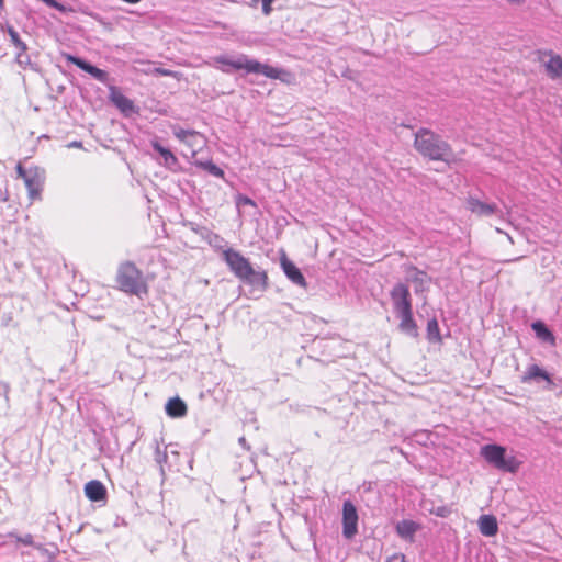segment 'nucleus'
Masks as SVG:
<instances>
[{"instance_id":"nucleus-16","label":"nucleus","mask_w":562,"mask_h":562,"mask_svg":"<svg viewBox=\"0 0 562 562\" xmlns=\"http://www.w3.org/2000/svg\"><path fill=\"white\" fill-rule=\"evenodd\" d=\"M480 532L485 537H494L498 531L496 517L493 515H482L479 518Z\"/></svg>"},{"instance_id":"nucleus-21","label":"nucleus","mask_w":562,"mask_h":562,"mask_svg":"<svg viewBox=\"0 0 562 562\" xmlns=\"http://www.w3.org/2000/svg\"><path fill=\"white\" fill-rule=\"evenodd\" d=\"M112 101L123 112H130L133 110V102L121 93H112Z\"/></svg>"},{"instance_id":"nucleus-33","label":"nucleus","mask_w":562,"mask_h":562,"mask_svg":"<svg viewBox=\"0 0 562 562\" xmlns=\"http://www.w3.org/2000/svg\"><path fill=\"white\" fill-rule=\"evenodd\" d=\"M239 443H240L241 446H245L246 440H245V438H244V437L239 438Z\"/></svg>"},{"instance_id":"nucleus-6","label":"nucleus","mask_w":562,"mask_h":562,"mask_svg":"<svg viewBox=\"0 0 562 562\" xmlns=\"http://www.w3.org/2000/svg\"><path fill=\"white\" fill-rule=\"evenodd\" d=\"M16 172L18 176L24 180L30 199L35 200L40 198V193L45 180V171L38 167H30L29 169H24L21 164H18Z\"/></svg>"},{"instance_id":"nucleus-4","label":"nucleus","mask_w":562,"mask_h":562,"mask_svg":"<svg viewBox=\"0 0 562 562\" xmlns=\"http://www.w3.org/2000/svg\"><path fill=\"white\" fill-rule=\"evenodd\" d=\"M116 281L120 289L126 293L140 296L147 291L142 272L132 262H124L120 266Z\"/></svg>"},{"instance_id":"nucleus-20","label":"nucleus","mask_w":562,"mask_h":562,"mask_svg":"<svg viewBox=\"0 0 562 562\" xmlns=\"http://www.w3.org/2000/svg\"><path fill=\"white\" fill-rule=\"evenodd\" d=\"M397 316L401 319L400 329L403 333H405L412 337H415L417 335V326H416L415 321L413 319L412 311H408L407 313L406 312L400 313V314H397Z\"/></svg>"},{"instance_id":"nucleus-9","label":"nucleus","mask_w":562,"mask_h":562,"mask_svg":"<svg viewBox=\"0 0 562 562\" xmlns=\"http://www.w3.org/2000/svg\"><path fill=\"white\" fill-rule=\"evenodd\" d=\"M391 300L396 314L412 311L411 294L406 285L396 284L391 291Z\"/></svg>"},{"instance_id":"nucleus-14","label":"nucleus","mask_w":562,"mask_h":562,"mask_svg":"<svg viewBox=\"0 0 562 562\" xmlns=\"http://www.w3.org/2000/svg\"><path fill=\"white\" fill-rule=\"evenodd\" d=\"M281 267L285 276L296 285L305 288L306 281L300 269L285 256L281 258Z\"/></svg>"},{"instance_id":"nucleus-35","label":"nucleus","mask_w":562,"mask_h":562,"mask_svg":"<svg viewBox=\"0 0 562 562\" xmlns=\"http://www.w3.org/2000/svg\"><path fill=\"white\" fill-rule=\"evenodd\" d=\"M0 8H3V0H0Z\"/></svg>"},{"instance_id":"nucleus-26","label":"nucleus","mask_w":562,"mask_h":562,"mask_svg":"<svg viewBox=\"0 0 562 562\" xmlns=\"http://www.w3.org/2000/svg\"><path fill=\"white\" fill-rule=\"evenodd\" d=\"M236 205H237L238 209H243L245 206H252V207L256 206L255 202L251 199H249L248 196H245V195H238L237 196Z\"/></svg>"},{"instance_id":"nucleus-30","label":"nucleus","mask_w":562,"mask_h":562,"mask_svg":"<svg viewBox=\"0 0 562 562\" xmlns=\"http://www.w3.org/2000/svg\"><path fill=\"white\" fill-rule=\"evenodd\" d=\"M156 71H157L158 74H160V75H164V76H170V75H171V71L166 70V69H160V68H159V69H157Z\"/></svg>"},{"instance_id":"nucleus-32","label":"nucleus","mask_w":562,"mask_h":562,"mask_svg":"<svg viewBox=\"0 0 562 562\" xmlns=\"http://www.w3.org/2000/svg\"><path fill=\"white\" fill-rule=\"evenodd\" d=\"M507 1L510 3H516V4L524 2V0H507Z\"/></svg>"},{"instance_id":"nucleus-34","label":"nucleus","mask_w":562,"mask_h":562,"mask_svg":"<svg viewBox=\"0 0 562 562\" xmlns=\"http://www.w3.org/2000/svg\"><path fill=\"white\" fill-rule=\"evenodd\" d=\"M24 543H31V536H27L25 540H23Z\"/></svg>"},{"instance_id":"nucleus-19","label":"nucleus","mask_w":562,"mask_h":562,"mask_svg":"<svg viewBox=\"0 0 562 562\" xmlns=\"http://www.w3.org/2000/svg\"><path fill=\"white\" fill-rule=\"evenodd\" d=\"M419 529V525L413 520H401L396 525L397 535L406 540L412 541L415 532Z\"/></svg>"},{"instance_id":"nucleus-29","label":"nucleus","mask_w":562,"mask_h":562,"mask_svg":"<svg viewBox=\"0 0 562 562\" xmlns=\"http://www.w3.org/2000/svg\"><path fill=\"white\" fill-rule=\"evenodd\" d=\"M42 1L52 8L61 10V5L57 2V0H42Z\"/></svg>"},{"instance_id":"nucleus-7","label":"nucleus","mask_w":562,"mask_h":562,"mask_svg":"<svg viewBox=\"0 0 562 562\" xmlns=\"http://www.w3.org/2000/svg\"><path fill=\"white\" fill-rule=\"evenodd\" d=\"M172 133L189 148L192 158H194L198 151L205 146V138L202 134L195 131L183 130L181 127L175 126L172 127Z\"/></svg>"},{"instance_id":"nucleus-8","label":"nucleus","mask_w":562,"mask_h":562,"mask_svg":"<svg viewBox=\"0 0 562 562\" xmlns=\"http://www.w3.org/2000/svg\"><path fill=\"white\" fill-rule=\"evenodd\" d=\"M465 206L472 214L480 217H487L496 214L504 218L505 215L495 203H487L473 196H470L467 200Z\"/></svg>"},{"instance_id":"nucleus-5","label":"nucleus","mask_w":562,"mask_h":562,"mask_svg":"<svg viewBox=\"0 0 562 562\" xmlns=\"http://www.w3.org/2000/svg\"><path fill=\"white\" fill-rule=\"evenodd\" d=\"M481 456L496 469L515 473L520 462L514 456H506V448L498 445H485L481 448Z\"/></svg>"},{"instance_id":"nucleus-31","label":"nucleus","mask_w":562,"mask_h":562,"mask_svg":"<svg viewBox=\"0 0 562 562\" xmlns=\"http://www.w3.org/2000/svg\"><path fill=\"white\" fill-rule=\"evenodd\" d=\"M68 147H76V148H79L81 147V143L80 142H72L68 145Z\"/></svg>"},{"instance_id":"nucleus-13","label":"nucleus","mask_w":562,"mask_h":562,"mask_svg":"<svg viewBox=\"0 0 562 562\" xmlns=\"http://www.w3.org/2000/svg\"><path fill=\"white\" fill-rule=\"evenodd\" d=\"M546 381L548 383V387L552 389L553 382L547 371L541 369L538 364H530L524 375L521 376L522 383Z\"/></svg>"},{"instance_id":"nucleus-22","label":"nucleus","mask_w":562,"mask_h":562,"mask_svg":"<svg viewBox=\"0 0 562 562\" xmlns=\"http://www.w3.org/2000/svg\"><path fill=\"white\" fill-rule=\"evenodd\" d=\"M8 35L10 37L11 43L19 50V53H18V58H19L22 53L26 52V49H27L26 44L20 38L19 33L13 27L8 29Z\"/></svg>"},{"instance_id":"nucleus-18","label":"nucleus","mask_w":562,"mask_h":562,"mask_svg":"<svg viewBox=\"0 0 562 562\" xmlns=\"http://www.w3.org/2000/svg\"><path fill=\"white\" fill-rule=\"evenodd\" d=\"M165 409L168 416L172 418H180L187 415L188 408L181 398L173 397L167 402Z\"/></svg>"},{"instance_id":"nucleus-15","label":"nucleus","mask_w":562,"mask_h":562,"mask_svg":"<svg viewBox=\"0 0 562 562\" xmlns=\"http://www.w3.org/2000/svg\"><path fill=\"white\" fill-rule=\"evenodd\" d=\"M151 146L162 158L159 164L170 170H176V167L178 166L177 157L168 148L161 146L156 139L151 140Z\"/></svg>"},{"instance_id":"nucleus-24","label":"nucleus","mask_w":562,"mask_h":562,"mask_svg":"<svg viewBox=\"0 0 562 562\" xmlns=\"http://www.w3.org/2000/svg\"><path fill=\"white\" fill-rule=\"evenodd\" d=\"M194 165H196L198 167H200L204 170H207L211 175H213L215 177L224 176L223 170L210 160H206V161L195 160Z\"/></svg>"},{"instance_id":"nucleus-10","label":"nucleus","mask_w":562,"mask_h":562,"mask_svg":"<svg viewBox=\"0 0 562 562\" xmlns=\"http://www.w3.org/2000/svg\"><path fill=\"white\" fill-rule=\"evenodd\" d=\"M342 533L350 539L357 533L358 514L350 501L344 502L342 506Z\"/></svg>"},{"instance_id":"nucleus-27","label":"nucleus","mask_w":562,"mask_h":562,"mask_svg":"<svg viewBox=\"0 0 562 562\" xmlns=\"http://www.w3.org/2000/svg\"><path fill=\"white\" fill-rule=\"evenodd\" d=\"M387 562H405V555L402 553H395L387 559Z\"/></svg>"},{"instance_id":"nucleus-3","label":"nucleus","mask_w":562,"mask_h":562,"mask_svg":"<svg viewBox=\"0 0 562 562\" xmlns=\"http://www.w3.org/2000/svg\"><path fill=\"white\" fill-rule=\"evenodd\" d=\"M415 148L432 160L451 162L456 160L450 146L429 130H420L415 135Z\"/></svg>"},{"instance_id":"nucleus-25","label":"nucleus","mask_w":562,"mask_h":562,"mask_svg":"<svg viewBox=\"0 0 562 562\" xmlns=\"http://www.w3.org/2000/svg\"><path fill=\"white\" fill-rule=\"evenodd\" d=\"M428 338L430 340H439V326L436 319H431L427 324Z\"/></svg>"},{"instance_id":"nucleus-11","label":"nucleus","mask_w":562,"mask_h":562,"mask_svg":"<svg viewBox=\"0 0 562 562\" xmlns=\"http://www.w3.org/2000/svg\"><path fill=\"white\" fill-rule=\"evenodd\" d=\"M547 75L552 79H562V57L552 52L544 53L540 58Z\"/></svg>"},{"instance_id":"nucleus-28","label":"nucleus","mask_w":562,"mask_h":562,"mask_svg":"<svg viewBox=\"0 0 562 562\" xmlns=\"http://www.w3.org/2000/svg\"><path fill=\"white\" fill-rule=\"evenodd\" d=\"M412 271L416 274V280H418L422 284L426 281V273L417 271L416 269H412Z\"/></svg>"},{"instance_id":"nucleus-36","label":"nucleus","mask_w":562,"mask_h":562,"mask_svg":"<svg viewBox=\"0 0 562 562\" xmlns=\"http://www.w3.org/2000/svg\"><path fill=\"white\" fill-rule=\"evenodd\" d=\"M507 237H508V240H509L510 243H513L512 237H510L509 235H507Z\"/></svg>"},{"instance_id":"nucleus-17","label":"nucleus","mask_w":562,"mask_h":562,"mask_svg":"<svg viewBox=\"0 0 562 562\" xmlns=\"http://www.w3.org/2000/svg\"><path fill=\"white\" fill-rule=\"evenodd\" d=\"M86 496L92 502H100L105 498L106 490L99 481H90L85 486Z\"/></svg>"},{"instance_id":"nucleus-1","label":"nucleus","mask_w":562,"mask_h":562,"mask_svg":"<svg viewBox=\"0 0 562 562\" xmlns=\"http://www.w3.org/2000/svg\"><path fill=\"white\" fill-rule=\"evenodd\" d=\"M212 65L223 72L234 70H245L248 74H262L267 78L281 79L289 81L290 74L257 60L249 59L246 55H220L212 59Z\"/></svg>"},{"instance_id":"nucleus-2","label":"nucleus","mask_w":562,"mask_h":562,"mask_svg":"<svg viewBox=\"0 0 562 562\" xmlns=\"http://www.w3.org/2000/svg\"><path fill=\"white\" fill-rule=\"evenodd\" d=\"M223 258L228 265L229 269L237 278L254 286L259 292L265 291L267 286V274L262 271H256L247 258L239 251L234 249H225Z\"/></svg>"},{"instance_id":"nucleus-23","label":"nucleus","mask_w":562,"mask_h":562,"mask_svg":"<svg viewBox=\"0 0 562 562\" xmlns=\"http://www.w3.org/2000/svg\"><path fill=\"white\" fill-rule=\"evenodd\" d=\"M532 329L535 330L537 337H539L543 341H553V335L541 322L533 323Z\"/></svg>"},{"instance_id":"nucleus-12","label":"nucleus","mask_w":562,"mask_h":562,"mask_svg":"<svg viewBox=\"0 0 562 562\" xmlns=\"http://www.w3.org/2000/svg\"><path fill=\"white\" fill-rule=\"evenodd\" d=\"M66 59H67V61L71 63L72 65L80 68L81 70L91 75L98 81H100L102 83H106V81L109 79V75L106 71H104L95 66H92L89 63H87L86 60H83L79 57L72 56V55H67Z\"/></svg>"}]
</instances>
